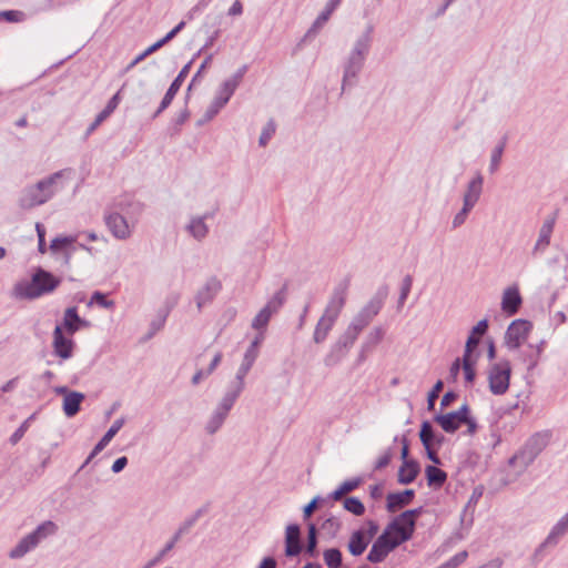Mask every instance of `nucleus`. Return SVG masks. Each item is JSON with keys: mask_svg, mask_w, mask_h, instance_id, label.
<instances>
[{"mask_svg": "<svg viewBox=\"0 0 568 568\" xmlns=\"http://www.w3.org/2000/svg\"><path fill=\"white\" fill-rule=\"evenodd\" d=\"M358 336L359 335L347 327L345 332L338 337L337 342L333 345L331 352L326 355L324 359L325 365L333 366L337 364L346 355L347 351L354 345Z\"/></svg>", "mask_w": 568, "mask_h": 568, "instance_id": "10", "label": "nucleus"}, {"mask_svg": "<svg viewBox=\"0 0 568 568\" xmlns=\"http://www.w3.org/2000/svg\"><path fill=\"white\" fill-rule=\"evenodd\" d=\"M74 242H75L74 236H58L51 241L49 248L52 254L62 253L63 254V264L69 266L71 258H72V254L75 250V247L72 246L74 244Z\"/></svg>", "mask_w": 568, "mask_h": 568, "instance_id": "21", "label": "nucleus"}, {"mask_svg": "<svg viewBox=\"0 0 568 568\" xmlns=\"http://www.w3.org/2000/svg\"><path fill=\"white\" fill-rule=\"evenodd\" d=\"M510 365L508 362H498L488 369L489 389L494 395H503L509 387Z\"/></svg>", "mask_w": 568, "mask_h": 568, "instance_id": "8", "label": "nucleus"}, {"mask_svg": "<svg viewBox=\"0 0 568 568\" xmlns=\"http://www.w3.org/2000/svg\"><path fill=\"white\" fill-rule=\"evenodd\" d=\"M506 148V138H503V140L495 146V149L491 152L490 155V163H489V172L494 174L499 169V164L501 161L503 153Z\"/></svg>", "mask_w": 568, "mask_h": 568, "instance_id": "45", "label": "nucleus"}, {"mask_svg": "<svg viewBox=\"0 0 568 568\" xmlns=\"http://www.w3.org/2000/svg\"><path fill=\"white\" fill-rule=\"evenodd\" d=\"M87 322L78 315L77 307H68L64 312L63 326L69 334H74L80 325H85Z\"/></svg>", "mask_w": 568, "mask_h": 568, "instance_id": "36", "label": "nucleus"}, {"mask_svg": "<svg viewBox=\"0 0 568 568\" xmlns=\"http://www.w3.org/2000/svg\"><path fill=\"white\" fill-rule=\"evenodd\" d=\"M84 394L80 392L72 390L67 394L63 398V412L65 416L73 417L75 416L81 407V403L84 400Z\"/></svg>", "mask_w": 568, "mask_h": 568, "instance_id": "30", "label": "nucleus"}, {"mask_svg": "<svg viewBox=\"0 0 568 568\" xmlns=\"http://www.w3.org/2000/svg\"><path fill=\"white\" fill-rule=\"evenodd\" d=\"M343 506L345 510L355 516H362L365 513V506L357 497H346Z\"/></svg>", "mask_w": 568, "mask_h": 568, "instance_id": "47", "label": "nucleus"}, {"mask_svg": "<svg viewBox=\"0 0 568 568\" xmlns=\"http://www.w3.org/2000/svg\"><path fill=\"white\" fill-rule=\"evenodd\" d=\"M558 219V211H554L548 214L540 226L538 240L535 243V250H544L550 243V236Z\"/></svg>", "mask_w": 568, "mask_h": 568, "instance_id": "24", "label": "nucleus"}, {"mask_svg": "<svg viewBox=\"0 0 568 568\" xmlns=\"http://www.w3.org/2000/svg\"><path fill=\"white\" fill-rule=\"evenodd\" d=\"M64 171H58L22 189L18 204L22 210H32L49 202L62 189Z\"/></svg>", "mask_w": 568, "mask_h": 568, "instance_id": "1", "label": "nucleus"}, {"mask_svg": "<svg viewBox=\"0 0 568 568\" xmlns=\"http://www.w3.org/2000/svg\"><path fill=\"white\" fill-rule=\"evenodd\" d=\"M521 305V297L516 286H510L505 290L501 300V310L508 315H514L518 312Z\"/></svg>", "mask_w": 568, "mask_h": 568, "instance_id": "26", "label": "nucleus"}, {"mask_svg": "<svg viewBox=\"0 0 568 568\" xmlns=\"http://www.w3.org/2000/svg\"><path fill=\"white\" fill-rule=\"evenodd\" d=\"M372 31L373 28L368 27L367 30L356 39L353 49L345 60L343 67V89H345L347 85L352 87L356 83V79L364 67L366 57L369 53L372 44Z\"/></svg>", "mask_w": 568, "mask_h": 568, "instance_id": "3", "label": "nucleus"}, {"mask_svg": "<svg viewBox=\"0 0 568 568\" xmlns=\"http://www.w3.org/2000/svg\"><path fill=\"white\" fill-rule=\"evenodd\" d=\"M257 356H258V349H256L252 346H248V348L246 349V352L244 354L243 362L253 365L255 359L257 358Z\"/></svg>", "mask_w": 568, "mask_h": 568, "instance_id": "64", "label": "nucleus"}, {"mask_svg": "<svg viewBox=\"0 0 568 568\" xmlns=\"http://www.w3.org/2000/svg\"><path fill=\"white\" fill-rule=\"evenodd\" d=\"M361 484H362V478H359V477H355V478L345 480L344 483H342L339 485V487L336 490H334L329 495V498H332L333 500H341L344 495L352 493Z\"/></svg>", "mask_w": 568, "mask_h": 568, "instance_id": "41", "label": "nucleus"}, {"mask_svg": "<svg viewBox=\"0 0 568 568\" xmlns=\"http://www.w3.org/2000/svg\"><path fill=\"white\" fill-rule=\"evenodd\" d=\"M73 346V341L63 335L62 326L57 325L53 331L54 353L62 359H68L72 356Z\"/></svg>", "mask_w": 568, "mask_h": 568, "instance_id": "22", "label": "nucleus"}, {"mask_svg": "<svg viewBox=\"0 0 568 568\" xmlns=\"http://www.w3.org/2000/svg\"><path fill=\"white\" fill-rule=\"evenodd\" d=\"M125 84L121 88L120 91H118L108 102L105 108L97 115L95 120L92 122V124L89 126V132L94 131L119 105L120 103V94L121 91L124 89Z\"/></svg>", "mask_w": 568, "mask_h": 568, "instance_id": "34", "label": "nucleus"}, {"mask_svg": "<svg viewBox=\"0 0 568 568\" xmlns=\"http://www.w3.org/2000/svg\"><path fill=\"white\" fill-rule=\"evenodd\" d=\"M185 27V22L181 21L178 23L170 32L166 33L165 37L160 39L161 44H166L169 41H171L183 28Z\"/></svg>", "mask_w": 568, "mask_h": 568, "instance_id": "62", "label": "nucleus"}, {"mask_svg": "<svg viewBox=\"0 0 568 568\" xmlns=\"http://www.w3.org/2000/svg\"><path fill=\"white\" fill-rule=\"evenodd\" d=\"M61 283V280L52 273L38 267L30 281H20L14 285V296L21 300H37L52 293Z\"/></svg>", "mask_w": 568, "mask_h": 568, "instance_id": "2", "label": "nucleus"}, {"mask_svg": "<svg viewBox=\"0 0 568 568\" xmlns=\"http://www.w3.org/2000/svg\"><path fill=\"white\" fill-rule=\"evenodd\" d=\"M192 62H193V60L187 62L181 69V71L179 72L178 77L173 80V82L169 87L166 93L164 94V97H163V99H162V101L160 103V106L155 111V113L153 115L154 118L160 115L172 103V100L174 99L175 94L179 92L183 81L185 80V78L187 77V74H189V72L191 70Z\"/></svg>", "mask_w": 568, "mask_h": 568, "instance_id": "14", "label": "nucleus"}, {"mask_svg": "<svg viewBox=\"0 0 568 568\" xmlns=\"http://www.w3.org/2000/svg\"><path fill=\"white\" fill-rule=\"evenodd\" d=\"M58 527L57 525L51 521L47 520L42 524H40L33 531L24 536L17 545L13 547L10 552L9 557L11 559H20L23 556H26L29 551L34 549L41 540L47 538L48 536H51L55 534Z\"/></svg>", "mask_w": 568, "mask_h": 568, "instance_id": "6", "label": "nucleus"}, {"mask_svg": "<svg viewBox=\"0 0 568 568\" xmlns=\"http://www.w3.org/2000/svg\"><path fill=\"white\" fill-rule=\"evenodd\" d=\"M234 90L225 84L224 82L220 85L215 98L211 102V104L205 110L202 120H200V124L211 121L220 111L223 109L226 103L230 101L231 97L234 94Z\"/></svg>", "mask_w": 568, "mask_h": 568, "instance_id": "12", "label": "nucleus"}, {"mask_svg": "<svg viewBox=\"0 0 568 568\" xmlns=\"http://www.w3.org/2000/svg\"><path fill=\"white\" fill-rule=\"evenodd\" d=\"M211 216L212 214L205 213L203 216L191 219L186 229L195 240L201 241L207 235L209 227L204 221Z\"/></svg>", "mask_w": 568, "mask_h": 568, "instance_id": "32", "label": "nucleus"}, {"mask_svg": "<svg viewBox=\"0 0 568 568\" xmlns=\"http://www.w3.org/2000/svg\"><path fill=\"white\" fill-rule=\"evenodd\" d=\"M484 178L477 173L467 184L463 194V205L474 209L483 193Z\"/></svg>", "mask_w": 568, "mask_h": 568, "instance_id": "20", "label": "nucleus"}, {"mask_svg": "<svg viewBox=\"0 0 568 568\" xmlns=\"http://www.w3.org/2000/svg\"><path fill=\"white\" fill-rule=\"evenodd\" d=\"M385 331L381 326H376L365 336L362 349L358 356V362L362 363L366 358V354L369 353L384 338Z\"/></svg>", "mask_w": 568, "mask_h": 568, "instance_id": "29", "label": "nucleus"}, {"mask_svg": "<svg viewBox=\"0 0 568 568\" xmlns=\"http://www.w3.org/2000/svg\"><path fill=\"white\" fill-rule=\"evenodd\" d=\"M286 288L287 285L284 284V286L277 291L266 303L264 306L267 311H270L272 314H275L280 311V308L283 306V304L286 301Z\"/></svg>", "mask_w": 568, "mask_h": 568, "instance_id": "42", "label": "nucleus"}, {"mask_svg": "<svg viewBox=\"0 0 568 568\" xmlns=\"http://www.w3.org/2000/svg\"><path fill=\"white\" fill-rule=\"evenodd\" d=\"M29 428V419L24 420L10 436L9 442L11 445H17L22 437L24 436L26 432Z\"/></svg>", "mask_w": 568, "mask_h": 568, "instance_id": "58", "label": "nucleus"}, {"mask_svg": "<svg viewBox=\"0 0 568 568\" xmlns=\"http://www.w3.org/2000/svg\"><path fill=\"white\" fill-rule=\"evenodd\" d=\"M568 531V513L565 514L552 527L544 542L540 544L535 555L541 554L547 548H554Z\"/></svg>", "mask_w": 568, "mask_h": 568, "instance_id": "17", "label": "nucleus"}, {"mask_svg": "<svg viewBox=\"0 0 568 568\" xmlns=\"http://www.w3.org/2000/svg\"><path fill=\"white\" fill-rule=\"evenodd\" d=\"M237 398L229 392L223 395L205 424V432L209 435H214L223 426Z\"/></svg>", "mask_w": 568, "mask_h": 568, "instance_id": "7", "label": "nucleus"}, {"mask_svg": "<svg viewBox=\"0 0 568 568\" xmlns=\"http://www.w3.org/2000/svg\"><path fill=\"white\" fill-rule=\"evenodd\" d=\"M125 423V419L123 417H120L113 422L111 427L106 430V433L103 435V437L98 442V444L93 447L92 452L89 454L84 463L81 465L78 471H81L84 467H87L91 460L100 453L102 452L109 443L112 440V438L119 433V430L123 427Z\"/></svg>", "mask_w": 568, "mask_h": 568, "instance_id": "16", "label": "nucleus"}, {"mask_svg": "<svg viewBox=\"0 0 568 568\" xmlns=\"http://www.w3.org/2000/svg\"><path fill=\"white\" fill-rule=\"evenodd\" d=\"M336 321L324 314L320 317L313 334V339L316 344H321L326 339Z\"/></svg>", "mask_w": 568, "mask_h": 568, "instance_id": "31", "label": "nucleus"}, {"mask_svg": "<svg viewBox=\"0 0 568 568\" xmlns=\"http://www.w3.org/2000/svg\"><path fill=\"white\" fill-rule=\"evenodd\" d=\"M552 439V432L550 429H544L535 433V456L545 449Z\"/></svg>", "mask_w": 568, "mask_h": 568, "instance_id": "46", "label": "nucleus"}, {"mask_svg": "<svg viewBox=\"0 0 568 568\" xmlns=\"http://www.w3.org/2000/svg\"><path fill=\"white\" fill-rule=\"evenodd\" d=\"M444 383L443 381H437L436 384L433 386L432 390L428 393L427 396V407L428 409H433L435 406V402L439 396V393L443 390Z\"/></svg>", "mask_w": 568, "mask_h": 568, "instance_id": "57", "label": "nucleus"}, {"mask_svg": "<svg viewBox=\"0 0 568 568\" xmlns=\"http://www.w3.org/2000/svg\"><path fill=\"white\" fill-rule=\"evenodd\" d=\"M483 493H484V488L481 486H477L474 488L467 504L465 505L462 514H460V518H459V524L460 525H464L465 521H466V518H467V513L468 510L471 508V513H470V516H469V519L467 521V527H470L471 524H473V513H474V508L475 506L477 505V503L479 501V499L481 498L483 496Z\"/></svg>", "mask_w": 568, "mask_h": 568, "instance_id": "35", "label": "nucleus"}, {"mask_svg": "<svg viewBox=\"0 0 568 568\" xmlns=\"http://www.w3.org/2000/svg\"><path fill=\"white\" fill-rule=\"evenodd\" d=\"M415 497L413 489H405L399 493H389L386 497V509L388 513H395L409 505Z\"/></svg>", "mask_w": 568, "mask_h": 568, "instance_id": "25", "label": "nucleus"}, {"mask_svg": "<svg viewBox=\"0 0 568 568\" xmlns=\"http://www.w3.org/2000/svg\"><path fill=\"white\" fill-rule=\"evenodd\" d=\"M408 540L407 535L398 532L396 523H389L373 542L367 560L372 564L383 562L394 549Z\"/></svg>", "mask_w": 568, "mask_h": 568, "instance_id": "4", "label": "nucleus"}, {"mask_svg": "<svg viewBox=\"0 0 568 568\" xmlns=\"http://www.w3.org/2000/svg\"><path fill=\"white\" fill-rule=\"evenodd\" d=\"M387 295L388 287L386 285L381 286L374 296L352 318L347 327L359 335L362 331L367 327L374 317L381 312Z\"/></svg>", "mask_w": 568, "mask_h": 568, "instance_id": "5", "label": "nucleus"}, {"mask_svg": "<svg viewBox=\"0 0 568 568\" xmlns=\"http://www.w3.org/2000/svg\"><path fill=\"white\" fill-rule=\"evenodd\" d=\"M419 438L424 447L434 446L436 433L430 422L424 420L420 425Z\"/></svg>", "mask_w": 568, "mask_h": 568, "instance_id": "44", "label": "nucleus"}, {"mask_svg": "<svg viewBox=\"0 0 568 568\" xmlns=\"http://www.w3.org/2000/svg\"><path fill=\"white\" fill-rule=\"evenodd\" d=\"M423 507L405 510L390 523H396L398 532H402L404 536L407 535V538L412 539L416 528V519L423 514Z\"/></svg>", "mask_w": 568, "mask_h": 568, "instance_id": "13", "label": "nucleus"}, {"mask_svg": "<svg viewBox=\"0 0 568 568\" xmlns=\"http://www.w3.org/2000/svg\"><path fill=\"white\" fill-rule=\"evenodd\" d=\"M479 357V353H477L475 356H463V369L465 374V381L468 384L474 383L476 377L475 366L477 363V359Z\"/></svg>", "mask_w": 568, "mask_h": 568, "instance_id": "43", "label": "nucleus"}, {"mask_svg": "<svg viewBox=\"0 0 568 568\" xmlns=\"http://www.w3.org/2000/svg\"><path fill=\"white\" fill-rule=\"evenodd\" d=\"M26 14L19 10L0 11V20L3 19L8 22H21L24 20Z\"/></svg>", "mask_w": 568, "mask_h": 568, "instance_id": "56", "label": "nucleus"}, {"mask_svg": "<svg viewBox=\"0 0 568 568\" xmlns=\"http://www.w3.org/2000/svg\"><path fill=\"white\" fill-rule=\"evenodd\" d=\"M221 288L222 284L217 277L207 278L195 295L197 310L201 311L204 305L211 303Z\"/></svg>", "mask_w": 568, "mask_h": 568, "instance_id": "18", "label": "nucleus"}, {"mask_svg": "<svg viewBox=\"0 0 568 568\" xmlns=\"http://www.w3.org/2000/svg\"><path fill=\"white\" fill-rule=\"evenodd\" d=\"M172 550V544H166L164 546V548L159 552L156 554V556L151 559L150 561H148L143 568H153L154 566H156L161 560L162 558L169 552Z\"/></svg>", "mask_w": 568, "mask_h": 568, "instance_id": "61", "label": "nucleus"}, {"mask_svg": "<svg viewBox=\"0 0 568 568\" xmlns=\"http://www.w3.org/2000/svg\"><path fill=\"white\" fill-rule=\"evenodd\" d=\"M275 131L276 124L274 120L271 119L262 130V133L258 139V144L261 146H265L274 135Z\"/></svg>", "mask_w": 568, "mask_h": 568, "instance_id": "51", "label": "nucleus"}, {"mask_svg": "<svg viewBox=\"0 0 568 568\" xmlns=\"http://www.w3.org/2000/svg\"><path fill=\"white\" fill-rule=\"evenodd\" d=\"M321 528L331 537H335L341 529V521L338 518L331 516L322 523Z\"/></svg>", "mask_w": 568, "mask_h": 568, "instance_id": "50", "label": "nucleus"}, {"mask_svg": "<svg viewBox=\"0 0 568 568\" xmlns=\"http://www.w3.org/2000/svg\"><path fill=\"white\" fill-rule=\"evenodd\" d=\"M419 474V465L416 460L404 462L398 470V483L408 485L413 483Z\"/></svg>", "mask_w": 568, "mask_h": 568, "instance_id": "33", "label": "nucleus"}, {"mask_svg": "<svg viewBox=\"0 0 568 568\" xmlns=\"http://www.w3.org/2000/svg\"><path fill=\"white\" fill-rule=\"evenodd\" d=\"M36 231L38 235V250L40 253L47 252V244H45V229L41 223L36 224Z\"/></svg>", "mask_w": 568, "mask_h": 568, "instance_id": "60", "label": "nucleus"}, {"mask_svg": "<svg viewBox=\"0 0 568 568\" xmlns=\"http://www.w3.org/2000/svg\"><path fill=\"white\" fill-rule=\"evenodd\" d=\"M369 542V538H366L365 529L359 528L352 532L347 548L351 555L358 557L364 554Z\"/></svg>", "mask_w": 568, "mask_h": 568, "instance_id": "27", "label": "nucleus"}, {"mask_svg": "<svg viewBox=\"0 0 568 568\" xmlns=\"http://www.w3.org/2000/svg\"><path fill=\"white\" fill-rule=\"evenodd\" d=\"M323 501L322 497L315 496L307 505L303 508V518L304 520H307L311 518L313 513L320 506V503Z\"/></svg>", "mask_w": 568, "mask_h": 568, "instance_id": "59", "label": "nucleus"}, {"mask_svg": "<svg viewBox=\"0 0 568 568\" xmlns=\"http://www.w3.org/2000/svg\"><path fill=\"white\" fill-rule=\"evenodd\" d=\"M367 529H365L366 538H369V541L375 537L378 532L379 526L376 521L369 519L366 521Z\"/></svg>", "mask_w": 568, "mask_h": 568, "instance_id": "63", "label": "nucleus"}, {"mask_svg": "<svg viewBox=\"0 0 568 568\" xmlns=\"http://www.w3.org/2000/svg\"><path fill=\"white\" fill-rule=\"evenodd\" d=\"M342 0H328L325 9L318 14L305 37L315 36L328 21L334 10L339 6Z\"/></svg>", "mask_w": 568, "mask_h": 568, "instance_id": "28", "label": "nucleus"}, {"mask_svg": "<svg viewBox=\"0 0 568 568\" xmlns=\"http://www.w3.org/2000/svg\"><path fill=\"white\" fill-rule=\"evenodd\" d=\"M530 322L525 320H515L506 331L505 339L509 348H519L528 338L530 332Z\"/></svg>", "mask_w": 568, "mask_h": 568, "instance_id": "11", "label": "nucleus"}, {"mask_svg": "<svg viewBox=\"0 0 568 568\" xmlns=\"http://www.w3.org/2000/svg\"><path fill=\"white\" fill-rule=\"evenodd\" d=\"M93 303H95L99 306L106 308V310L113 308V306H114V302L111 300H108L105 294H103L102 292H99V291H95L91 296L90 304H93Z\"/></svg>", "mask_w": 568, "mask_h": 568, "instance_id": "52", "label": "nucleus"}, {"mask_svg": "<svg viewBox=\"0 0 568 568\" xmlns=\"http://www.w3.org/2000/svg\"><path fill=\"white\" fill-rule=\"evenodd\" d=\"M247 71V65H242L231 78L224 81L225 84L230 85L234 91L237 89L241 83L244 74Z\"/></svg>", "mask_w": 568, "mask_h": 568, "instance_id": "55", "label": "nucleus"}, {"mask_svg": "<svg viewBox=\"0 0 568 568\" xmlns=\"http://www.w3.org/2000/svg\"><path fill=\"white\" fill-rule=\"evenodd\" d=\"M303 550L301 542V528L297 524H290L285 530V555L296 557Z\"/></svg>", "mask_w": 568, "mask_h": 568, "instance_id": "19", "label": "nucleus"}, {"mask_svg": "<svg viewBox=\"0 0 568 568\" xmlns=\"http://www.w3.org/2000/svg\"><path fill=\"white\" fill-rule=\"evenodd\" d=\"M425 474L428 486L434 488H440L447 479V474L443 469L433 465H428L425 468Z\"/></svg>", "mask_w": 568, "mask_h": 568, "instance_id": "39", "label": "nucleus"}, {"mask_svg": "<svg viewBox=\"0 0 568 568\" xmlns=\"http://www.w3.org/2000/svg\"><path fill=\"white\" fill-rule=\"evenodd\" d=\"M104 222L111 234L118 240H126L131 236L128 221L118 212L104 215Z\"/></svg>", "mask_w": 568, "mask_h": 568, "instance_id": "15", "label": "nucleus"}, {"mask_svg": "<svg viewBox=\"0 0 568 568\" xmlns=\"http://www.w3.org/2000/svg\"><path fill=\"white\" fill-rule=\"evenodd\" d=\"M412 284H413V278L410 275H406L404 278H403V282H402V286H400V294H399V297H398V301H397V310L400 311L402 307L404 306L408 295H409V292H410V288H412Z\"/></svg>", "mask_w": 568, "mask_h": 568, "instance_id": "49", "label": "nucleus"}, {"mask_svg": "<svg viewBox=\"0 0 568 568\" xmlns=\"http://www.w3.org/2000/svg\"><path fill=\"white\" fill-rule=\"evenodd\" d=\"M349 285V277H345L334 286L327 305L324 310V315H327L335 320L338 318L339 314L342 313L346 304Z\"/></svg>", "mask_w": 568, "mask_h": 568, "instance_id": "9", "label": "nucleus"}, {"mask_svg": "<svg viewBox=\"0 0 568 568\" xmlns=\"http://www.w3.org/2000/svg\"><path fill=\"white\" fill-rule=\"evenodd\" d=\"M434 420L443 428L444 432L453 434L455 433L463 423L457 419V415L450 413L438 414L434 417Z\"/></svg>", "mask_w": 568, "mask_h": 568, "instance_id": "37", "label": "nucleus"}, {"mask_svg": "<svg viewBox=\"0 0 568 568\" xmlns=\"http://www.w3.org/2000/svg\"><path fill=\"white\" fill-rule=\"evenodd\" d=\"M317 527L314 523H308L307 525V542L304 548L305 554L311 557L315 558L317 556Z\"/></svg>", "mask_w": 568, "mask_h": 568, "instance_id": "40", "label": "nucleus"}, {"mask_svg": "<svg viewBox=\"0 0 568 568\" xmlns=\"http://www.w3.org/2000/svg\"><path fill=\"white\" fill-rule=\"evenodd\" d=\"M206 511V508L197 509L191 517L186 518L180 526L181 531L185 534L195 525V523L203 516Z\"/></svg>", "mask_w": 568, "mask_h": 568, "instance_id": "53", "label": "nucleus"}, {"mask_svg": "<svg viewBox=\"0 0 568 568\" xmlns=\"http://www.w3.org/2000/svg\"><path fill=\"white\" fill-rule=\"evenodd\" d=\"M473 209L463 205V207L455 214L452 221V227L458 229L467 220L468 214L470 213Z\"/></svg>", "mask_w": 568, "mask_h": 568, "instance_id": "54", "label": "nucleus"}, {"mask_svg": "<svg viewBox=\"0 0 568 568\" xmlns=\"http://www.w3.org/2000/svg\"><path fill=\"white\" fill-rule=\"evenodd\" d=\"M252 366L253 365L242 361V364L236 372L235 381L231 384L230 388L226 392L239 397L245 386L244 378L252 368Z\"/></svg>", "mask_w": 568, "mask_h": 568, "instance_id": "38", "label": "nucleus"}, {"mask_svg": "<svg viewBox=\"0 0 568 568\" xmlns=\"http://www.w3.org/2000/svg\"><path fill=\"white\" fill-rule=\"evenodd\" d=\"M272 313L270 311H267L265 307H263L257 314L256 316L253 318L252 321V327L254 329H264L266 328L271 317H272Z\"/></svg>", "mask_w": 568, "mask_h": 568, "instance_id": "48", "label": "nucleus"}, {"mask_svg": "<svg viewBox=\"0 0 568 568\" xmlns=\"http://www.w3.org/2000/svg\"><path fill=\"white\" fill-rule=\"evenodd\" d=\"M488 321L486 318L479 321L470 331V334L466 341L464 355L475 356L477 347L480 343V338L487 333Z\"/></svg>", "mask_w": 568, "mask_h": 568, "instance_id": "23", "label": "nucleus"}]
</instances>
